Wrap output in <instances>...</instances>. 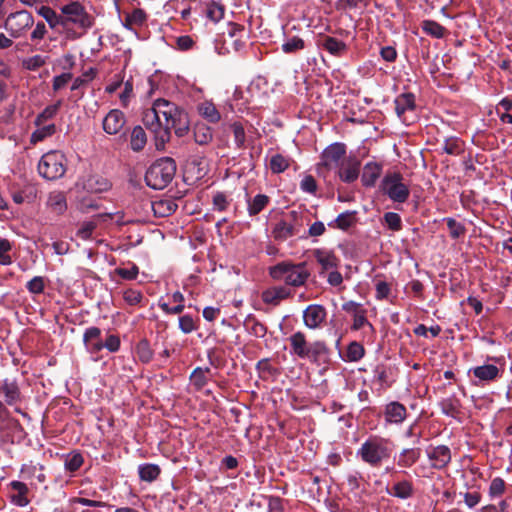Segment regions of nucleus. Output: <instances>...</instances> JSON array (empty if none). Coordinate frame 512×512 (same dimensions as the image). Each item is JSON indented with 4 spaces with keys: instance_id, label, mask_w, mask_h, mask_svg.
Wrapping results in <instances>:
<instances>
[{
    "instance_id": "obj_1",
    "label": "nucleus",
    "mask_w": 512,
    "mask_h": 512,
    "mask_svg": "<svg viewBox=\"0 0 512 512\" xmlns=\"http://www.w3.org/2000/svg\"><path fill=\"white\" fill-rule=\"evenodd\" d=\"M290 352L301 360H306L313 365L324 369L331 362V350L322 340L308 342L306 335L297 331L289 337Z\"/></svg>"
},
{
    "instance_id": "obj_2",
    "label": "nucleus",
    "mask_w": 512,
    "mask_h": 512,
    "mask_svg": "<svg viewBox=\"0 0 512 512\" xmlns=\"http://www.w3.org/2000/svg\"><path fill=\"white\" fill-rule=\"evenodd\" d=\"M157 100L158 113L162 119L163 132H169L173 129L178 137L185 136L189 131V118L184 109L175 103L159 98Z\"/></svg>"
},
{
    "instance_id": "obj_3",
    "label": "nucleus",
    "mask_w": 512,
    "mask_h": 512,
    "mask_svg": "<svg viewBox=\"0 0 512 512\" xmlns=\"http://www.w3.org/2000/svg\"><path fill=\"white\" fill-rule=\"evenodd\" d=\"M269 275L273 280L284 281L287 285L298 287L305 284L310 273L305 263L293 264L283 261L270 267Z\"/></svg>"
},
{
    "instance_id": "obj_4",
    "label": "nucleus",
    "mask_w": 512,
    "mask_h": 512,
    "mask_svg": "<svg viewBox=\"0 0 512 512\" xmlns=\"http://www.w3.org/2000/svg\"><path fill=\"white\" fill-rule=\"evenodd\" d=\"M389 439L372 436L369 437L359 448L357 455L363 462L372 467H379L383 461L390 458L391 449Z\"/></svg>"
},
{
    "instance_id": "obj_5",
    "label": "nucleus",
    "mask_w": 512,
    "mask_h": 512,
    "mask_svg": "<svg viewBox=\"0 0 512 512\" xmlns=\"http://www.w3.org/2000/svg\"><path fill=\"white\" fill-rule=\"evenodd\" d=\"M176 163L170 157H163L156 160L146 171V184L155 189H164L174 178Z\"/></svg>"
},
{
    "instance_id": "obj_6",
    "label": "nucleus",
    "mask_w": 512,
    "mask_h": 512,
    "mask_svg": "<svg viewBox=\"0 0 512 512\" xmlns=\"http://www.w3.org/2000/svg\"><path fill=\"white\" fill-rule=\"evenodd\" d=\"M380 191L395 203H405L410 196V187L403 175L388 171L380 182Z\"/></svg>"
},
{
    "instance_id": "obj_7",
    "label": "nucleus",
    "mask_w": 512,
    "mask_h": 512,
    "mask_svg": "<svg viewBox=\"0 0 512 512\" xmlns=\"http://www.w3.org/2000/svg\"><path fill=\"white\" fill-rule=\"evenodd\" d=\"M66 158L59 151H50L44 154L38 164L39 174L47 180L61 178L66 172Z\"/></svg>"
},
{
    "instance_id": "obj_8",
    "label": "nucleus",
    "mask_w": 512,
    "mask_h": 512,
    "mask_svg": "<svg viewBox=\"0 0 512 512\" xmlns=\"http://www.w3.org/2000/svg\"><path fill=\"white\" fill-rule=\"evenodd\" d=\"M33 15L27 10L11 12L5 18L3 27L11 38L18 39L26 36L33 27Z\"/></svg>"
},
{
    "instance_id": "obj_9",
    "label": "nucleus",
    "mask_w": 512,
    "mask_h": 512,
    "mask_svg": "<svg viewBox=\"0 0 512 512\" xmlns=\"http://www.w3.org/2000/svg\"><path fill=\"white\" fill-rule=\"evenodd\" d=\"M63 17V28L69 25L77 26L83 30H87L93 25V18L87 13L84 6L73 1L60 8Z\"/></svg>"
},
{
    "instance_id": "obj_10",
    "label": "nucleus",
    "mask_w": 512,
    "mask_h": 512,
    "mask_svg": "<svg viewBox=\"0 0 512 512\" xmlns=\"http://www.w3.org/2000/svg\"><path fill=\"white\" fill-rule=\"evenodd\" d=\"M143 123L145 127L154 134L156 148L163 149L165 144L170 140V133L163 132L162 119L158 113L157 100L153 102L151 108L143 113Z\"/></svg>"
},
{
    "instance_id": "obj_11",
    "label": "nucleus",
    "mask_w": 512,
    "mask_h": 512,
    "mask_svg": "<svg viewBox=\"0 0 512 512\" xmlns=\"http://www.w3.org/2000/svg\"><path fill=\"white\" fill-rule=\"evenodd\" d=\"M346 154V146L343 143H333L326 147L321 154V161L317 165L319 172L322 169L331 170L339 167Z\"/></svg>"
},
{
    "instance_id": "obj_12",
    "label": "nucleus",
    "mask_w": 512,
    "mask_h": 512,
    "mask_svg": "<svg viewBox=\"0 0 512 512\" xmlns=\"http://www.w3.org/2000/svg\"><path fill=\"white\" fill-rule=\"evenodd\" d=\"M426 454L431 467L436 470L447 468L452 459L451 450L446 445L430 446Z\"/></svg>"
},
{
    "instance_id": "obj_13",
    "label": "nucleus",
    "mask_w": 512,
    "mask_h": 512,
    "mask_svg": "<svg viewBox=\"0 0 512 512\" xmlns=\"http://www.w3.org/2000/svg\"><path fill=\"white\" fill-rule=\"evenodd\" d=\"M326 317V309L319 304H311L303 311L304 325L311 330L320 328L325 322Z\"/></svg>"
},
{
    "instance_id": "obj_14",
    "label": "nucleus",
    "mask_w": 512,
    "mask_h": 512,
    "mask_svg": "<svg viewBox=\"0 0 512 512\" xmlns=\"http://www.w3.org/2000/svg\"><path fill=\"white\" fill-rule=\"evenodd\" d=\"M361 162L355 156L344 159L338 170V176L345 183H352L359 177Z\"/></svg>"
},
{
    "instance_id": "obj_15",
    "label": "nucleus",
    "mask_w": 512,
    "mask_h": 512,
    "mask_svg": "<svg viewBox=\"0 0 512 512\" xmlns=\"http://www.w3.org/2000/svg\"><path fill=\"white\" fill-rule=\"evenodd\" d=\"M77 186L88 193H102L108 191L112 184L107 178L95 174L83 178L77 183Z\"/></svg>"
},
{
    "instance_id": "obj_16",
    "label": "nucleus",
    "mask_w": 512,
    "mask_h": 512,
    "mask_svg": "<svg viewBox=\"0 0 512 512\" xmlns=\"http://www.w3.org/2000/svg\"><path fill=\"white\" fill-rule=\"evenodd\" d=\"M126 123L124 113L119 109H112L104 117L102 126L103 130L109 135L120 133Z\"/></svg>"
},
{
    "instance_id": "obj_17",
    "label": "nucleus",
    "mask_w": 512,
    "mask_h": 512,
    "mask_svg": "<svg viewBox=\"0 0 512 512\" xmlns=\"http://www.w3.org/2000/svg\"><path fill=\"white\" fill-rule=\"evenodd\" d=\"M421 454L422 450L420 447L403 448L395 456L397 466L404 469L410 468L419 461Z\"/></svg>"
},
{
    "instance_id": "obj_18",
    "label": "nucleus",
    "mask_w": 512,
    "mask_h": 512,
    "mask_svg": "<svg viewBox=\"0 0 512 512\" xmlns=\"http://www.w3.org/2000/svg\"><path fill=\"white\" fill-rule=\"evenodd\" d=\"M318 45L336 57L342 56L347 51V45L343 41L331 36L320 37Z\"/></svg>"
},
{
    "instance_id": "obj_19",
    "label": "nucleus",
    "mask_w": 512,
    "mask_h": 512,
    "mask_svg": "<svg viewBox=\"0 0 512 512\" xmlns=\"http://www.w3.org/2000/svg\"><path fill=\"white\" fill-rule=\"evenodd\" d=\"M290 291L285 287H273L262 292V300L266 304L277 306L284 299L289 298Z\"/></svg>"
},
{
    "instance_id": "obj_20",
    "label": "nucleus",
    "mask_w": 512,
    "mask_h": 512,
    "mask_svg": "<svg viewBox=\"0 0 512 512\" xmlns=\"http://www.w3.org/2000/svg\"><path fill=\"white\" fill-rule=\"evenodd\" d=\"M407 416L406 407L400 402L389 403L385 409V419L389 423H402Z\"/></svg>"
},
{
    "instance_id": "obj_21",
    "label": "nucleus",
    "mask_w": 512,
    "mask_h": 512,
    "mask_svg": "<svg viewBox=\"0 0 512 512\" xmlns=\"http://www.w3.org/2000/svg\"><path fill=\"white\" fill-rule=\"evenodd\" d=\"M386 492L398 499L406 500L413 496L414 487L411 481L401 480L396 482L391 488H386Z\"/></svg>"
},
{
    "instance_id": "obj_22",
    "label": "nucleus",
    "mask_w": 512,
    "mask_h": 512,
    "mask_svg": "<svg viewBox=\"0 0 512 512\" xmlns=\"http://www.w3.org/2000/svg\"><path fill=\"white\" fill-rule=\"evenodd\" d=\"M382 166L375 162H369L365 164L363 173L361 176L362 184L365 187H372L375 185L377 179L380 177Z\"/></svg>"
},
{
    "instance_id": "obj_23",
    "label": "nucleus",
    "mask_w": 512,
    "mask_h": 512,
    "mask_svg": "<svg viewBox=\"0 0 512 512\" xmlns=\"http://www.w3.org/2000/svg\"><path fill=\"white\" fill-rule=\"evenodd\" d=\"M10 487L17 493L11 495V502L17 506L24 507L30 502L27 495L29 492L28 486L21 481H12Z\"/></svg>"
},
{
    "instance_id": "obj_24",
    "label": "nucleus",
    "mask_w": 512,
    "mask_h": 512,
    "mask_svg": "<svg viewBox=\"0 0 512 512\" xmlns=\"http://www.w3.org/2000/svg\"><path fill=\"white\" fill-rule=\"evenodd\" d=\"M314 257L321 265L322 270L335 269L339 264V259L332 251L317 249L314 251Z\"/></svg>"
},
{
    "instance_id": "obj_25",
    "label": "nucleus",
    "mask_w": 512,
    "mask_h": 512,
    "mask_svg": "<svg viewBox=\"0 0 512 512\" xmlns=\"http://www.w3.org/2000/svg\"><path fill=\"white\" fill-rule=\"evenodd\" d=\"M394 103L398 117H402L405 112L415 109V96L412 93H402L396 97Z\"/></svg>"
},
{
    "instance_id": "obj_26",
    "label": "nucleus",
    "mask_w": 512,
    "mask_h": 512,
    "mask_svg": "<svg viewBox=\"0 0 512 512\" xmlns=\"http://www.w3.org/2000/svg\"><path fill=\"white\" fill-rule=\"evenodd\" d=\"M272 236L276 241H286L288 238L298 235L297 228L279 220L272 229Z\"/></svg>"
},
{
    "instance_id": "obj_27",
    "label": "nucleus",
    "mask_w": 512,
    "mask_h": 512,
    "mask_svg": "<svg viewBox=\"0 0 512 512\" xmlns=\"http://www.w3.org/2000/svg\"><path fill=\"white\" fill-rule=\"evenodd\" d=\"M473 375L480 381H493L500 376V370L492 364L477 366L472 369Z\"/></svg>"
},
{
    "instance_id": "obj_28",
    "label": "nucleus",
    "mask_w": 512,
    "mask_h": 512,
    "mask_svg": "<svg viewBox=\"0 0 512 512\" xmlns=\"http://www.w3.org/2000/svg\"><path fill=\"white\" fill-rule=\"evenodd\" d=\"M156 217H167L175 212L177 204L172 199H161L151 203Z\"/></svg>"
},
{
    "instance_id": "obj_29",
    "label": "nucleus",
    "mask_w": 512,
    "mask_h": 512,
    "mask_svg": "<svg viewBox=\"0 0 512 512\" xmlns=\"http://www.w3.org/2000/svg\"><path fill=\"white\" fill-rule=\"evenodd\" d=\"M198 113L210 123H218L221 114L211 101H204L197 106Z\"/></svg>"
},
{
    "instance_id": "obj_30",
    "label": "nucleus",
    "mask_w": 512,
    "mask_h": 512,
    "mask_svg": "<svg viewBox=\"0 0 512 512\" xmlns=\"http://www.w3.org/2000/svg\"><path fill=\"white\" fill-rule=\"evenodd\" d=\"M49 209L57 214L62 215L67 209L66 197L63 192H52L47 200Z\"/></svg>"
},
{
    "instance_id": "obj_31",
    "label": "nucleus",
    "mask_w": 512,
    "mask_h": 512,
    "mask_svg": "<svg viewBox=\"0 0 512 512\" xmlns=\"http://www.w3.org/2000/svg\"><path fill=\"white\" fill-rule=\"evenodd\" d=\"M37 13L46 20L51 29H55L58 26L63 27L62 13L57 14L51 7L41 6L37 9Z\"/></svg>"
},
{
    "instance_id": "obj_32",
    "label": "nucleus",
    "mask_w": 512,
    "mask_h": 512,
    "mask_svg": "<svg viewBox=\"0 0 512 512\" xmlns=\"http://www.w3.org/2000/svg\"><path fill=\"white\" fill-rule=\"evenodd\" d=\"M1 392L4 394L5 402L10 406L20 401V390L15 382L5 380L1 386Z\"/></svg>"
},
{
    "instance_id": "obj_33",
    "label": "nucleus",
    "mask_w": 512,
    "mask_h": 512,
    "mask_svg": "<svg viewBox=\"0 0 512 512\" xmlns=\"http://www.w3.org/2000/svg\"><path fill=\"white\" fill-rule=\"evenodd\" d=\"M244 326L250 334L259 338H263L267 333V327L251 314L245 318Z\"/></svg>"
},
{
    "instance_id": "obj_34",
    "label": "nucleus",
    "mask_w": 512,
    "mask_h": 512,
    "mask_svg": "<svg viewBox=\"0 0 512 512\" xmlns=\"http://www.w3.org/2000/svg\"><path fill=\"white\" fill-rule=\"evenodd\" d=\"M213 139L212 129L204 123H197L194 127V140L199 145H207Z\"/></svg>"
},
{
    "instance_id": "obj_35",
    "label": "nucleus",
    "mask_w": 512,
    "mask_h": 512,
    "mask_svg": "<svg viewBox=\"0 0 512 512\" xmlns=\"http://www.w3.org/2000/svg\"><path fill=\"white\" fill-rule=\"evenodd\" d=\"M160 468L156 464H142L138 467V474L142 481L152 482L156 480L160 474Z\"/></svg>"
},
{
    "instance_id": "obj_36",
    "label": "nucleus",
    "mask_w": 512,
    "mask_h": 512,
    "mask_svg": "<svg viewBox=\"0 0 512 512\" xmlns=\"http://www.w3.org/2000/svg\"><path fill=\"white\" fill-rule=\"evenodd\" d=\"M147 143V137L141 126H135L131 132V149L133 151H141Z\"/></svg>"
},
{
    "instance_id": "obj_37",
    "label": "nucleus",
    "mask_w": 512,
    "mask_h": 512,
    "mask_svg": "<svg viewBox=\"0 0 512 512\" xmlns=\"http://www.w3.org/2000/svg\"><path fill=\"white\" fill-rule=\"evenodd\" d=\"M422 30L437 39H441L446 34V29L441 24L433 20H424L421 23Z\"/></svg>"
},
{
    "instance_id": "obj_38",
    "label": "nucleus",
    "mask_w": 512,
    "mask_h": 512,
    "mask_svg": "<svg viewBox=\"0 0 512 512\" xmlns=\"http://www.w3.org/2000/svg\"><path fill=\"white\" fill-rule=\"evenodd\" d=\"M356 222L355 213L351 211H346L337 216V218L330 222L328 225L330 227H336L341 230H347Z\"/></svg>"
},
{
    "instance_id": "obj_39",
    "label": "nucleus",
    "mask_w": 512,
    "mask_h": 512,
    "mask_svg": "<svg viewBox=\"0 0 512 512\" xmlns=\"http://www.w3.org/2000/svg\"><path fill=\"white\" fill-rule=\"evenodd\" d=\"M270 202V198L264 194L256 195L252 200H248V213L250 216L259 214Z\"/></svg>"
},
{
    "instance_id": "obj_40",
    "label": "nucleus",
    "mask_w": 512,
    "mask_h": 512,
    "mask_svg": "<svg viewBox=\"0 0 512 512\" xmlns=\"http://www.w3.org/2000/svg\"><path fill=\"white\" fill-rule=\"evenodd\" d=\"M390 368L386 367L384 364H378L375 366L373 370V377L376 380L381 388L390 387L392 381L389 379Z\"/></svg>"
},
{
    "instance_id": "obj_41",
    "label": "nucleus",
    "mask_w": 512,
    "mask_h": 512,
    "mask_svg": "<svg viewBox=\"0 0 512 512\" xmlns=\"http://www.w3.org/2000/svg\"><path fill=\"white\" fill-rule=\"evenodd\" d=\"M225 7L219 2L210 1L206 3V16L213 22L217 23L223 19Z\"/></svg>"
},
{
    "instance_id": "obj_42",
    "label": "nucleus",
    "mask_w": 512,
    "mask_h": 512,
    "mask_svg": "<svg viewBox=\"0 0 512 512\" xmlns=\"http://www.w3.org/2000/svg\"><path fill=\"white\" fill-rule=\"evenodd\" d=\"M172 300L173 302H178V305L174 307H170L165 302H160L159 307L166 313V314H180L184 310V296L181 292L176 291L172 294Z\"/></svg>"
},
{
    "instance_id": "obj_43",
    "label": "nucleus",
    "mask_w": 512,
    "mask_h": 512,
    "mask_svg": "<svg viewBox=\"0 0 512 512\" xmlns=\"http://www.w3.org/2000/svg\"><path fill=\"white\" fill-rule=\"evenodd\" d=\"M281 220L289 225L295 226L297 228V234H300L305 226L304 214L295 210L287 213Z\"/></svg>"
},
{
    "instance_id": "obj_44",
    "label": "nucleus",
    "mask_w": 512,
    "mask_h": 512,
    "mask_svg": "<svg viewBox=\"0 0 512 512\" xmlns=\"http://www.w3.org/2000/svg\"><path fill=\"white\" fill-rule=\"evenodd\" d=\"M210 372V368L197 367L193 370L190 376L192 385L196 390H201L207 384V374Z\"/></svg>"
},
{
    "instance_id": "obj_45",
    "label": "nucleus",
    "mask_w": 512,
    "mask_h": 512,
    "mask_svg": "<svg viewBox=\"0 0 512 512\" xmlns=\"http://www.w3.org/2000/svg\"><path fill=\"white\" fill-rule=\"evenodd\" d=\"M35 130L30 137V142L36 144L43 141L45 138L52 136L56 132L55 124L41 125Z\"/></svg>"
},
{
    "instance_id": "obj_46",
    "label": "nucleus",
    "mask_w": 512,
    "mask_h": 512,
    "mask_svg": "<svg viewBox=\"0 0 512 512\" xmlns=\"http://www.w3.org/2000/svg\"><path fill=\"white\" fill-rule=\"evenodd\" d=\"M440 407L445 415L455 417L460 411V402L455 397H447L441 400Z\"/></svg>"
},
{
    "instance_id": "obj_47",
    "label": "nucleus",
    "mask_w": 512,
    "mask_h": 512,
    "mask_svg": "<svg viewBox=\"0 0 512 512\" xmlns=\"http://www.w3.org/2000/svg\"><path fill=\"white\" fill-rule=\"evenodd\" d=\"M443 150L449 155H459L464 151L463 141L454 136L445 138Z\"/></svg>"
},
{
    "instance_id": "obj_48",
    "label": "nucleus",
    "mask_w": 512,
    "mask_h": 512,
    "mask_svg": "<svg viewBox=\"0 0 512 512\" xmlns=\"http://www.w3.org/2000/svg\"><path fill=\"white\" fill-rule=\"evenodd\" d=\"M62 102L61 100L57 101L53 105L47 106L35 119V125L41 126L43 125L47 120L52 119L58 112L59 108L61 107Z\"/></svg>"
},
{
    "instance_id": "obj_49",
    "label": "nucleus",
    "mask_w": 512,
    "mask_h": 512,
    "mask_svg": "<svg viewBox=\"0 0 512 512\" xmlns=\"http://www.w3.org/2000/svg\"><path fill=\"white\" fill-rule=\"evenodd\" d=\"M282 51L286 54L296 53L305 48V42L298 36L288 38L281 46Z\"/></svg>"
},
{
    "instance_id": "obj_50",
    "label": "nucleus",
    "mask_w": 512,
    "mask_h": 512,
    "mask_svg": "<svg viewBox=\"0 0 512 512\" xmlns=\"http://www.w3.org/2000/svg\"><path fill=\"white\" fill-rule=\"evenodd\" d=\"M48 57L42 55H33L22 61L24 69L29 71H36L40 67L44 66L47 62Z\"/></svg>"
},
{
    "instance_id": "obj_51",
    "label": "nucleus",
    "mask_w": 512,
    "mask_h": 512,
    "mask_svg": "<svg viewBox=\"0 0 512 512\" xmlns=\"http://www.w3.org/2000/svg\"><path fill=\"white\" fill-rule=\"evenodd\" d=\"M289 167V161L281 154L273 155L270 159V169L273 173L284 172Z\"/></svg>"
},
{
    "instance_id": "obj_52",
    "label": "nucleus",
    "mask_w": 512,
    "mask_h": 512,
    "mask_svg": "<svg viewBox=\"0 0 512 512\" xmlns=\"http://www.w3.org/2000/svg\"><path fill=\"white\" fill-rule=\"evenodd\" d=\"M383 221L393 232H398L402 229V220L398 213L386 212L383 216Z\"/></svg>"
},
{
    "instance_id": "obj_53",
    "label": "nucleus",
    "mask_w": 512,
    "mask_h": 512,
    "mask_svg": "<svg viewBox=\"0 0 512 512\" xmlns=\"http://www.w3.org/2000/svg\"><path fill=\"white\" fill-rule=\"evenodd\" d=\"M136 354L143 363H148L153 356V352L147 340H141L136 346Z\"/></svg>"
},
{
    "instance_id": "obj_54",
    "label": "nucleus",
    "mask_w": 512,
    "mask_h": 512,
    "mask_svg": "<svg viewBox=\"0 0 512 512\" xmlns=\"http://www.w3.org/2000/svg\"><path fill=\"white\" fill-rule=\"evenodd\" d=\"M445 221L449 229V234L453 239H458L466 233L465 226L454 218H446Z\"/></svg>"
},
{
    "instance_id": "obj_55",
    "label": "nucleus",
    "mask_w": 512,
    "mask_h": 512,
    "mask_svg": "<svg viewBox=\"0 0 512 512\" xmlns=\"http://www.w3.org/2000/svg\"><path fill=\"white\" fill-rule=\"evenodd\" d=\"M365 354L364 347L358 342H351L348 345L346 356L349 361L356 362Z\"/></svg>"
},
{
    "instance_id": "obj_56",
    "label": "nucleus",
    "mask_w": 512,
    "mask_h": 512,
    "mask_svg": "<svg viewBox=\"0 0 512 512\" xmlns=\"http://www.w3.org/2000/svg\"><path fill=\"white\" fill-rule=\"evenodd\" d=\"M231 130L234 135V142L238 149H241L245 145L246 135L243 125L240 122H234L231 124Z\"/></svg>"
},
{
    "instance_id": "obj_57",
    "label": "nucleus",
    "mask_w": 512,
    "mask_h": 512,
    "mask_svg": "<svg viewBox=\"0 0 512 512\" xmlns=\"http://www.w3.org/2000/svg\"><path fill=\"white\" fill-rule=\"evenodd\" d=\"M27 290L31 294H41L45 289V280L42 276H35L26 284Z\"/></svg>"
},
{
    "instance_id": "obj_58",
    "label": "nucleus",
    "mask_w": 512,
    "mask_h": 512,
    "mask_svg": "<svg viewBox=\"0 0 512 512\" xmlns=\"http://www.w3.org/2000/svg\"><path fill=\"white\" fill-rule=\"evenodd\" d=\"M10 242L5 238H0V264L1 265H10L12 263L11 256L9 252L11 250Z\"/></svg>"
},
{
    "instance_id": "obj_59",
    "label": "nucleus",
    "mask_w": 512,
    "mask_h": 512,
    "mask_svg": "<svg viewBox=\"0 0 512 512\" xmlns=\"http://www.w3.org/2000/svg\"><path fill=\"white\" fill-rule=\"evenodd\" d=\"M300 188L304 192L315 194L318 186L312 175H305L300 182Z\"/></svg>"
},
{
    "instance_id": "obj_60",
    "label": "nucleus",
    "mask_w": 512,
    "mask_h": 512,
    "mask_svg": "<svg viewBox=\"0 0 512 512\" xmlns=\"http://www.w3.org/2000/svg\"><path fill=\"white\" fill-rule=\"evenodd\" d=\"M72 73L66 72L62 73L58 76H55L53 78L52 87L55 92L61 90L64 88L71 80H72Z\"/></svg>"
},
{
    "instance_id": "obj_61",
    "label": "nucleus",
    "mask_w": 512,
    "mask_h": 512,
    "mask_svg": "<svg viewBox=\"0 0 512 512\" xmlns=\"http://www.w3.org/2000/svg\"><path fill=\"white\" fill-rule=\"evenodd\" d=\"M83 464V457L80 453L71 454L65 462V467L68 471L74 472L78 470Z\"/></svg>"
},
{
    "instance_id": "obj_62",
    "label": "nucleus",
    "mask_w": 512,
    "mask_h": 512,
    "mask_svg": "<svg viewBox=\"0 0 512 512\" xmlns=\"http://www.w3.org/2000/svg\"><path fill=\"white\" fill-rule=\"evenodd\" d=\"M505 491V482L502 478H494L491 481L490 487H489V495L491 497H497L504 493Z\"/></svg>"
},
{
    "instance_id": "obj_63",
    "label": "nucleus",
    "mask_w": 512,
    "mask_h": 512,
    "mask_svg": "<svg viewBox=\"0 0 512 512\" xmlns=\"http://www.w3.org/2000/svg\"><path fill=\"white\" fill-rule=\"evenodd\" d=\"M142 297V293L134 289H127L123 293V298L126 303L132 306L139 304L142 300Z\"/></svg>"
},
{
    "instance_id": "obj_64",
    "label": "nucleus",
    "mask_w": 512,
    "mask_h": 512,
    "mask_svg": "<svg viewBox=\"0 0 512 512\" xmlns=\"http://www.w3.org/2000/svg\"><path fill=\"white\" fill-rule=\"evenodd\" d=\"M115 273L125 280H134L138 276L139 269L133 264L131 268H116Z\"/></svg>"
}]
</instances>
